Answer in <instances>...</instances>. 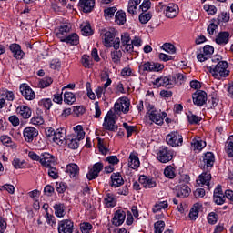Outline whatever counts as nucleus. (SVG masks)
Here are the masks:
<instances>
[{"label":"nucleus","mask_w":233,"mask_h":233,"mask_svg":"<svg viewBox=\"0 0 233 233\" xmlns=\"http://www.w3.org/2000/svg\"><path fill=\"white\" fill-rule=\"evenodd\" d=\"M74 131L76 134L67 136L66 145H67L68 148H71V150H77V148H79V141L85 139L86 133L81 125L75 127Z\"/></svg>","instance_id":"f257e3e1"},{"label":"nucleus","mask_w":233,"mask_h":233,"mask_svg":"<svg viewBox=\"0 0 233 233\" xmlns=\"http://www.w3.org/2000/svg\"><path fill=\"white\" fill-rule=\"evenodd\" d=\"M228 63L227 61H219L217 65L208 66V70L215 79H223L230 76V70H228Z\"/></svg>","instance_id":"f03ea898"},{"label":"nucleus","mask_w":233,"mask_h":233,"mask_svg":"<svg viewBox=\"0 0 233 233\" xmlns=\"http://www.w3.org/2000/svg\"><path fill=\"white\" fill-rule=\"evenodd\" d=\"M165 68L163 64L154 62V61H147L144 62L139 66V71L145 72H161Z\"/></svg>","instance_id":"7ed1b4c3"},{"label":"nucleus","mask_w":233,"mask_h":233,"mask_svg":"<svg viewBox=\"0 0 233 233\" xmlns=\"http://www.w3.org/2000/svg\"><path fill=\"white\" fill-rule=\"evenodd\" d=\"M157 159L160 163H168L174 159V151L167 147H162L157 154Z\"/></svg>","instance_id":"20e7f679"},{"label":"nucleus","mask_w":233,"mask_h":233,"mask_svg":"<svg viewBox=\"0 0 233 233\" xmlns=\"http://www.w3.org/2000/svg\"><path fill=\"white\" fill-rule=\"evenodd\" d=\"M216 161V158L214 157V153L212 152H207L205 156H203L198 161V165L199 168H203L205 170H208V168H212L214 167V162Z\"/></svg>","instance_id":"39448f33"},{"label":"nucleus","mask_w":233,"mask_h":233,"mask_svg":"<svg viewBox=\"0 0 233 233\" xmlns=\"http://www.w3.org/2000/svg\"><path fill=\"white\" fill-rule=\"evenodd\" d=\"M121 46V39L119 37L116 38L113 42V48H115V51L111 52V59L115 65H119L121 63V57H123V52L119 50Z\"/></svg>","instance_id":"423d86ee"},{"label":"nucleus","mask_w":233,"mask_h":233,"mask_svg":"<svg viewBox=\"0 0 233 233\" xmlns=\"http://www.w3.org/2000/svg\"><path fill=\"white\" fill-rule=\"evenodd\" d=\"M166 141L170 147H181L183 145V136L177 131H173L167 136Z\"/></svg>","instance_id":"0eeeda50"},{"label":"nucleus","mask_w":233,"mask_h":233,"mask_svg":"<svg viewBox=\"0 0 233 233\" xmlns=\"http://www.w3.org/2000/svg\"><path fill=\"white\" fill-rule=\"evenodd\" d=\"M100 35L104 41V46H106V48H110L112 43H114V39H116V32L102 29Z\"/></svg>","instance_id":"6e6552de"},{"label":"nucleus","mask_w":233,"mask_h":233,"mask_svg":"<svg viewBox=\"0 0 233 233\" xmlns=\"http://www.w3.org/2000/svg\"><path fill=\"white\" fill-rule=\"evenodd\" d=\"M19 90L23 97H25L26 101H34V99H35V93L34 92V90H32V87H30L28 84L26 83L21 84Z\"/></svg>","instance_id":"1a4fd4ad"},{"label":"nucleus","mask_w":233,"mask_h":233,"mask_svg":"<svg viewBox=\"0 0 233 233\" xmlns=\"http://www.w3.org/2000/svg\"><path fill=\"white\" fill-rule=\"evenodd\" d=\"M23 134L26 143H33L34 139L39 136V130L33 127H27L24 129Z\"/></svg>","instance_id":"9d476101"},{"label":"nucleus","mask_w":233,"mask_h":233,"mask_svg":"<svg viewBox=\"0 0 233 233\" xmlns=\"http://www.w3.org/2000/svg\"><path fill=\"white\" fill-rule=\"evenodd\" d=\"M105 168V166L103 165V162H97L93 165V167L89 170V172L86 175V177L89 181H92L93 179H96V177H99V172H101Z\"/></svg>","instance_id":"9b49d317"},{"label":"nucleus","mask_w":233,"mask_h":233,"mask_svg":"<svg viewBox=\"0 0 233 233\" xmlns=\"http://www.w3.org/2000/svg\"><path fill=\"white\" fill-rule=\"evenodd\" d=\"M194 105L197 106H203L207 103V92L200 90L192 95Z\"/></svg>","instance_id":"f8f14e48"},{"label":"nucleus","mask_w":233,"mask_h":233,"mask_svg":"<svg viewBox=\"0 0 233 233\" xmlns=\"http://www.w3.org/2000/svg\"><path fill=\"white\" fill-rule=\"evenodd\" d=\"M66 129L65 127H60L55 131V137H53L54 143L56 145H63V143H66Z\"/></svg>","instance_id":"ddd939ff"},{"label":"nucleus","mask_w":233,"mask_h":233,"mask_svg":"<svg viewBox=\"0 0 233 233\" xmlns=\"http://www.w3.org/2000/svg\"><path fill=\"white\" fill-rule=\"evenodd\" d=\"M72 30V26L70 25L63 24L59 26L58 29H56V35L58 39H60L61 43L67 37L68 34Z\"/></svg>","instance_id":"4468645a"},{"label":"nucleus","mask_w":233,"mask_h":233,"mask_svg":"<svg viewBox=\"0 0 233 233\" xmlns=\"http://www.w3.org/2000/svg\"><path fill=\"white\" fill-rule=\"evenodd\" d=\"M213 201L216 205H223L225 203V194L223 193V187L221 185H218L213 193Z\"/></svg>","instance_id":"2eb2a0df"},{"label":"nucleus","mask_w":233,"mask_h":233,"mask_svg":"<svg viewBox=\"0 0 233 233\" xmlns=\"http://www.w3.org/2000/svg\"><path fill=\"white\" fill-rule=\"evenodd\" d=\"M114 110L115 114L117 116H120L121 112H123V114H128L130 111V102L127 100H124L121 103L116 102L115 103Z\"/></svg>","instance_id":"dca6fc26"},{"label":"nucleus","mask_w":233,"mask_h":233,"mask_svg":"<svg viewBox=\"0 0 233 233\" xmlns=\"http://www.w3.org/2000/svg\"><path fill=\"white\" fill-rule=\"evenodd\" d=\"M103 127L105 130H108L109 132H116L117 126H116V119L114 116L106 115L104 118Z\"/></svg>","instance_id":"f3484780"},{"label":"nucleus","mask_w":233,"mask_h":233,"mask_svg":"<svg viewBox=\"0 0 233 233\" xmlns=\"http://www.w3.org/2000/svg\"><path fill=\"white\" fill-rule=\"evenodd\" d=\"M127 218V213L125 211L118 209L115 212V215L112 218V225L115 227H121L125 223V218Z\"/></svg>","instance_id":"a211bd4d"},{"label":"nucleus","mask_w":233,"mask_h":233,"mask_svg":"<svg viewBox=\"0 0 233 233\" xmlns=\"http://www.w3.org/2000/svg\"><path fill=\"white\" fill-rule=\"evenodd\" d=\"M78 6L81 8L84 14H90V12H92L96 6V2L95 0H80Z\"/></svg>","instance_id":"6ab92c4d"},{"label":"nucleus","mask_w":233,"mask_h":233,"mask_svg":"<svg viewBox=\"0 0 233 233\" xmlns=\"http://www.w3.org/2000/svg\"><path fill=\"white\" fill-rule=\"evenodd\" d=\"M40 163L42 167L48 168L52 167V163H56V157L49 153H44L41 155Z\"/></svg>","instance_id":"aec40b11"},{"label":"nucleus","mask_w":233,"mask_h":233,"mask_svg":"<svg viewBox=\"0 0 233 233\" xmlns=\"http://www.w3.org/2000/svg\"><path fill=\"white\" fill-rule=\"evenodd\" d=\"M122 185H125V180L121 173L116 172L111 175V187L113 188H119Z\"/></svg>","instance_id":"412c9836"},{"label":"nucleus","mask_w":233,"mask_h":233,"mask_svg":"<svg viewBox=\"0 0 233 233\" xmlns=\"http://www.w3.org/2000/svg\"><path fill=\"white\" fill-rule=\"evenodd\" d=\"M138 181L141 185H143L144 188H154L157 185L154 178L145 175L140 176Z\"/></svg>","instance_id":"4be33fe9"},{"label":"nucleus","mask_w":233,"mask_h":233,"mask_svg":"<svg viewBox=\"0 0 233 233\" xmlns=\"http://www.w3.org/2000/svg\"><path fill=\"white\" fill-rule=\"evenodd\" d=\"M177 14H179V7L175 4H168L166 8V17L168 19H174V17H177Z\"/></svg>","instance_id":"5701e85b"},{"label":"nucleus","mask_w":233,"mask_h":233,"mask_svg":"<svg viewBox=\"0 0 233 233\" xmlns=\"http://www.w3.org/2000/svg\"><path fill=\"white\" fill-rule=\"evenodd\" d=\"M66 170L72 179H77L79 177V166L77 164H68Z\"/></svg>","instance_id":"b1692460"},{"label":"nucleus","mask_w":233,"mask_h":233,"mask_svg":"<svg viewBox=\"0 0 233 233\" xmlns=\"http://www.w3.org/2000/svg\"><path fill=\"white\" fill-rule=\"evenodd\" d=\"M16 112L23 117V119H30V117H32V109L27 106H18Z\"/></svg>","instance_id":"393cba45"},{"label":"nucleus","mask_w":233,"mask_h":233,"mask_svg":"<svg viewBox=\"0 0 233 233\" xmlns=\"http://www.w3.org/2000/svg\"><path fill=\"white\" fill-rule=\"evenodd\" d=\"M148 117L150 121L156 123V125H163V117L161 116V113L158 110H151Z\"/></svg>","instance_id":"a878e982"},{"label":"nucleus","mask_w":233,"mask_h":233,"mask_svg":"<svg viewBox=\"0 0 233 233\" xmlns=\"http://www.w3.org/2000/svg\"><path fill=\"white\" fill-rule=\"evenodd\" d=\"M230 37V33L228 31L219 32L216 37L217 45H227L228 43V38Z\"/></svg>","instance_id":"bb28decb"},{"label":"nucleus","mask_w":233,"mask_h":233,"mask_svg":"<svg viewBox=\"0 0 233 233\" xmlns=\"http://www.w3.org/2000/svg\"><path fill=\"white\" fill-rule=\"evenodd\" d=\"M210 179H212V175L208 172H203L199 175L198 180L197 181H199L201 185H206L208 190H210Z\"/></svg>","instance_id":"cd10ccee"},{"label":"nucleus","mask_w":233,"mask_h":233,"mask_svg":"<svg viewBox=\"0 0 233 233\" xmlns=\"http://www.w3.org/2000/svg\"><path fill=\"white\" fill-rule=\"evenodd\" d=\"M104 203L107 208H112L116 207V195L113 193H106L104 198Z\"/></svg>","instance_id":"c85d7f7f"},{"label":"nucleus","mask_w":233,"mask_h":233,"mask_svg":"<svg viewBox=\"0 0 233 233\" xmlns=\"http://www.w3.org/2000/svg\"><path fill=\"white\" fill-rule=\"evenodd\" d=\"M106 78H107L106 83L104 84V86H98L96 89V97L100 99L101 96H103V90H106L112 85V79H110V76L108 73L106 74Z\"/></svg>","instance_id":"c756f323"},{"label":"nucleus","mask_w":233,"mask_h":233,"mask_svg":"<svg viewBox=\"0 0 233 233\" xmlns=\"http://www.w3.org/2000/svg\"><path fill=\"white\" fill-rule=\"evenodd\" d=\"M139 157L136 155L131 153L128 159V167L129 168H133V170H137V168H139Z\"/></svg>","instance_id":"7c9ffc66"},{"label":"nucleus","mask_w":233,"mask_h":233,"mask_svg":"<svg viewBox=\"0 0 233 233\" xmlns=\"http://www.w3.org/2000/svg\"><path fill=\"white\" fill-rule=\"evenodd\" d=\"M190 187L187 185H184L181 187H178L176 196L177 198H188V196H190Z\"/></svg>","instance_id":"2f4dec72"},{"label":"nucleus","mask_w":233,"mask_h":233,"mask_svg":"<svg viewBox=\"0 0 233 233\" xmlns=\"http://www.w3.org/2000/svg\"><path fill=\"white\" fill-rule=\"evenodd\" d=\"M69 45L77 46L79 45V35L76 33L68 35L67 37L62 42Z\"/></svg>","instance_id":"473e14b6"},{"label":"nucleus","mask_w":233,"mask_h":233,"mask_svg":"<svg viewBox=\"0 0 233 233\" xmlns=\"http://www.w3.org/2000/svg\"><path fill=\"white\" fill-rule=\"evenodd\" d=\"M115 22L116 25H125L127 23V14L123 10L117 11L115 15Z\"/></svg>","instance_id":"72a5a7b5"},{"label":"nucleus","mask_w":233,"mask_h":233,"mask_svg":"<svg viewBox=\"0 0 233 233\" xmlns=\"http://www.w3.org/2000/svg\"><path fill=\"white\" fill-rule=\"evenodd\" d=\"M54 210H55V214L57 218H64L66 212L65 210H66V207H65V204H56L54 206Z\"/></svg>","instance_id":"f704fd0d"},{"label":"nucleus","mask_w":233,"mask_h":233,"mask_svg":"<svg viewBox=\"0 0 233 233\" xmlns=\"http://www.w3.org/2000/svg\"><path fill=\"white\" fill-rule=\"evenodd\" d=\"M76 100V98L74 93L68 91L64 93V103H66V105H74Z\"/></svg>","instance_id":"c9c22d12"},{"label":"nucleus","mask_w":233,"mask_h":233,"mask_svg":"<svg viewBox=\"0 0 233 233\" xmlns=\"http://www.w3.org/2000/svg\"><path fill=\"white\" fill-rule=\"evenodd\" d=\"M97 146H98V150L102 154V156H106L108 152H110V149L106 147V142L101 138H97Z\"/></svg>","instance_id":"e433bc0d"},{"label":"nucleus","mask_w":233,"mask_h":233,"mask_svg":"<svg viewBox=\"0 0 233 233\" xmlns=\"http://www.w3.org/2000/svg\"><path fill=\"white\" fill-rule=\"evenodd\" d=\"M154 85H157V86H170V81L168 77L162 76L160 78H157Z\"/></svg>","instance_id":"4c0bfd02"},{"label":"nucleus","mask_w":233,"mask_h":233,"mask_svg":"<svg viewBox=\"0 0 233 233\" xmlns=\"http://www.w3.org/2000/svg\"><path fill=\"white\" fill-rule=\"evenodd\" d=\"M230 21V14L222 12L218 15L217 18V25H221V23H228Z\"/></svg>","instance_id":"58836bf2"},{"label":"nucleus","mask_w":233,"mask_h":233,"mask_svg":"<svg viewBox=\"0 0 233 233\" xmlns=\"http://www.w3.org/2000/svg\"><path fill=\"white\" fill-rule=\"evenodd\" d=\"M226 152L228 157H233V135L228 139V146L226 147Z\"/></svg>","instance_id":"ea45409f"},{"label":"nucleus","mask_w":233,"mask_h":233,"mask_svg":"<svg viewBox=\"0 0 233 233\" xmlns=\"http://www.w3.org/2000/svg\"><path fill=\"white\" fill-rule=\"evenodd\" d=\"M54 83V80L50 76H46L39 81L38 86L39 88H46L50 86V84Z\"/></svg>","instance_id":"a19ab883"},{"label":"nucleus","mask_w":233,"mask_h":233,"mask_svg":"<svg viewBox=\"0 0 233 233\" xmlns=\"http://www.w3.org/2000/svg\"><path fill=\"white\" fill-rule=\"evenodd\" d=\"M163 208H168L167 201H160L157 204H155V206L153 208V212H154V214H156L157 212L163 210Z\"/></svg>","instance_id":"79ce46f5"},{"label":"nucleus","mask_w":233,"mask_h":233,"mask_svg":"<svg viewBox=\"0 0 233 233\" xmlns=\"http://www.w3.org/2000/svg\"><path fill=\"white\" fill-rule=\"evenodd\" d=\"M138 19L141 25H147V23H148L149 20L152 19V14L143 12L142 14L139 15Z\"/></svg>","instance_id":"37998d69"},{"label":"nucleus","mask_w":233,"mask_h":233,"mask_svg":"<svg viewBox=\"0 0 233 233\" xmlns=\"http://www.w3.org/2000/svg\"><path fill=\"white\" fill-rule=\"evenodd\" d=\"M202 119L203 118H201L194 114L187 115V120L190 125H199V123H201Z\"/></svg>","instance_id":"c03bdc74"},{"label":"nucleus","mask_w":233,"mask_h":233,"mask_svg":"<svg viewBox=\"0 0 233 233\" xmlns=\"http://www.w3.org/2000/svg\"><path fill=\"white\" fill-rule=\"evenodd\" d=\"M164 176L169 179H174L176 177V173L174 172V167L172 166H167L164 170Z\"/></svg>","instance_id":"a18cd8bd"},{"label":"nucleus","mask_w":233,"mask_h":233,"mask_svg":"<svg viewBox=\"0 0 233 233\" xmlns=\"http://www.w3.org/2000/svg\"><path fill=\"white\" fill-rule=\"evenodd\" d=\"M81 63L84 68H92V60H90V56L84 55L81 58Z\"/></svg>","instance_id":"49530a36"},{"label":"nucleus","mask_w":233,"mask_h":233,"mask_svg":"<svg viewBox=\"0 0 233 233\" xmlns=\"http://www.w3.org/2000/svg\"><path fill=\"white\" fill-rule=\"evenodd\" d=\"M38 105L46 108V110H50L52 108V99L44 98L38 102Z\"/></svg>","instance_id":"de8ad7c7"},{"label":"nucleus","mask_w":233,"mask_h":233,"mask_svg":"<svg viewBox=\"0 0 233 233\" xmlns=\"http://www.w3.org/2000/svg\"><path fill=\"white\" fill-rule=\"evenodd\" d=\"M155 233H163L165 230V221L158 220L154 224Z\"/></svg>","instance_id":"09e8293b"},{"label":"nucleus","mask_w":233,"mask_h":233,"mask_svg":"<svg viewBox=\"0 0 233 233\" xmlns=\"http://www.w3.org/2000/svg\"><path fill=\"white\" fill-rule=\"evenodd\" d=\"M162 48L165 50V52H167L168 54H176V46L170 43H166L162 46Z\"/></svg>","instance_id":"8fccbe9b"},{"label":"nucleus","mask_w":233,"mask_h":233,"mask_svg":"<svg viewBox=\"0 0 233 233\" xmlns=\"http://www.w3.org/2000/svg\"><path fill=\"white\" fill-rule=\"evenodd\" d=\"M130 43V35L128 33H124L121 35V44L122 46H120L121 49H123L124 46H127Z\"/></svg>","instance_id":"3c124183"},{"label":"nucleus","mask_w":233,"mask_h":233,"mask_svg":"<svg viewBox=\"0 0 233 233\" xmlns=\"http://www.w3.org/2000/svg\"><path fill=\"white\" fill-rule=\"evenodd\" d=\"M80 230L82 233H90V230H92V224L88 222L80 224Z\"/></svg>","instance_id":"603ef678"},{"label":"nucleus","mask_w":233,"mask_h":233,"mask_svg":"<svg viewBox=\"0 0 233 233\" xmlns=\"http://www.w3.org/2000/svg\"><path fill=\"white\" fill-rule=\"evenodd\" d=\"M208 223H209V225H216L218 223V215L216 212H211L208 214Z\"/></svg>","instance_id":"864d4df0"},{"label":"nucleus","mask_w":233,"mask_h":233,"mask_svg":"<svg viewBox=\"0 0 233 233\" xmlns=\"http://www.w3.org/2000/svg\"><path fill=\"white\" fill-rule=\"evenodd\" d=\"M117 12V8L116 7H109L104 10V15L105 17L112 18L114 15Z\"/></svg>","instance_id":"5fc2aeb1"},{"label":"nucleus","mask_w":233,"mask_h":233,"mask_svg":"<svg viewBox=\"0 0 233 233\" xmlns=\"http://www.w3.org/2000/svg\"><path fill=\"white\" fill-rule=\"evenodd\" d=\"M124 128L127 130V137H130L134 132H136V127L134 126H128V123L124 122L123 123Z\"/></svg>","instance_id":"6e6d98bb"},{"label":"nucleus","mask_w":233,"mask_h":233,"mask_svg":"<svg viewBox=\"0 0 233 233\" xmlns=\"http://www.w3.org/2000/svg\"><path fill=\"white\" fill-rule=\"evenodd\" d=\"M56 191L58 192V194H63V192H65V190H66L67 186L65 182H56Z\"/></svg>","instance_id":"4d7b16f0"},{"label":"nucleus","mask_w":233,"mask_h":233,"mask_svg":"<svg viewBox=\"0 0 233 233\" xmlns=\"http://www.w3.org/2000/svg\"><path fill=\"white\" fill-rule=\"evenodd\" d=\"M192 147L194 150H203V148H205V142H203L202 140H197L192 143Z\"/></svg>","instance_id":"13d9d810"},{"label":"nucleus","mask_w":233,"mask_h":233,"mask_svg":"<svg viewBox=\"0 0 233 233\" xmlns=\"http://www.w3.org/2000/svg\"><path fill=\"white\" fill-rule=\"evenodd\" d=\"M204 10L208 12L209 15H214L216 12H218V8H216L214 5H204Z\"/></svg>","instance_id":"bf43d9fd"},{"label":"nucleus","mask_w":233,"mask_h":233,"mask_svg":"<svg viewBox=\"0 0 233 233\" xmlns=\"http://www.w3.org/2000/svg\"><path fill=\"white\" fill-rule=\"evenodd\" d=\"M106 161L108 162L109 165H118L119 164V158H117V156H109L106 158Z\"/></svg>","instance_id":"052dcab7"},{"label":"nucleus","mask_w":233,"mask_h":233,"mask_svg":"<svg viewBox=\"0 0 233 233\" xmlns=\"http://www.w3.org/2000/svg\"><path fill=\"white\" fill-rule=\"evenodd\" d=\"M48 176L52 177V179H57V177H59V173L57 172L56 167H53L51 166L49 167V169H48Z\"/></svg>","instance_id":"680f3d73"},{"label":"nucleus","mask_w":233,"mask_h":233,"mask_svg":"<svg viewBox=\"0 0 233 233\" xmlns=\"http://www.w3.org/2000/svg\"><path fill=\"white\" fill-rule=\"evenodd\" d=\"M150 5H152L150 0H144L140 5V10H142V12H148V10H150Z\"/></svg>","instance_id":"e2e57ef3"},{"label":"nucleus","mask_w":233,"mask_h":233,"mask_svg":"<svg viewBox=\"0 0 233 233\" xmlns=\"http://www.w3.org/2000/svg\"><path fill=\"white\" fill-rule=\"evenodd\" d=\"M31 123L32 125H43V123H45V120L43 119L42 116H33L31 118Z\"/></svg>","instance_id":"0e129e2a"},{"label":"nucleus","mask_w":233,"mask_h":233,"mask_svg":"<svg viewBox=\"0 0 233 233\" xmlns=\"http://www.w3.org/2000/svg\"><path fill=\"white\" fill-rule=\"evenodd\" d=\"M218 103H219V99L217 97L212 96L211 99L208 101V108H215V106H218Z\"/></svg>","instance_id":"69168bd1"},{"label":"nucleus","mask_w":233,"mask_h":233,"mask_svg":"<svg viewBox=\"0 0 233 233\" xmlns=\"http://www.w3.org/2000/svg\"><path fill=\"white\" fill-rule=\"evenodd\" d=\"M45 132H46V137L48 139L55 137V136H56V130H54L53 127H46Z\"/></svg>","instance_id":"338daca9"},{"label":"nucleus","mask_w":233,"mask_h":233,"mask_svg":"<svg viewBox=\"0 0 233 233\" xmlns=\"http://www.w3.org/2000/svg\"><path fill=\"white\" fill-rule=\"evenodd\" d=\"M205 56H212L214 54V47L210 45H207L203 48Z\"/></svg>","instance_id":"774afa93"}]
</instances>
